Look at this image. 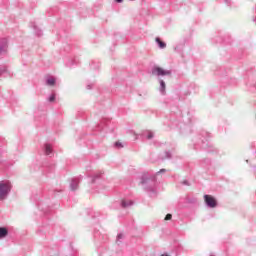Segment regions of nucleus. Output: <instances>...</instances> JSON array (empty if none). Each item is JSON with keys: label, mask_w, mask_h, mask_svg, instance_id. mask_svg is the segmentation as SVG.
Wrapping results in <instances>:
<instances>
[{"label": "nucleus", "mask_w": 256, "mask_h": 256, "mask_svg": "<svg viewBox=\"0 0 256 256\" xmlns=\"http://www.w3.org/2000/svg\"><path fill=\"white\" fill-rule=\"evenodd\" d=\"M171 219H173V215L171 214H167L164 218L165 221H171Z\"/></svg>", "instance_id": "9b49d317"}, {"label": "nucleus", "mask_w": 256, "mask_h": 256, "mask_svg": "<svg viewBox=\"0 0 256 256\" xmlns=\"http://www.w3.org/2000/svg\"><path fill=\"white\" fill-rule=\"evenodd\" d=\"M12 187L11 182L0 181V201H5V199H7V195L11 193Z\"/></svg>", "instance_id": "f257e3e1"}, {"label": "nucleus", "mask_w": 256, "mask_h": 256, "mask_svg": "<svg viewBox=\"0 0 256 256\" xmlns=\"http://www.w3.org/2000/svg\"><path fill=\"white\" fill-rule=\"evenodd\" d=\"M155 41L158 43L160 49H165V47H167V44L161 41V38H156Z\"/></svg>", "instance_id": "39448f33"}, {"label": "nucleus", "mask_w": 256, "mask_h": 256, "mask_svg": "<svg viewBox=\"0 0 256 256\" xmlns=\"http://www.w3.org/2000/svg\"><path fill=\"white\" fill-rule=\"evenodd\" d=\"M47 85H50V87H53V85H55V78H49L47 80Z\"/></svg>", "instance_id": "9d476101"}, {"label": "nucleus", "mask_w": 256, "mask_h": 256, "mask_svg": "<svg viewBox=\"0 0 256 256\" xmlns=\"http://www.w3.org/2000/svg\"><path fill=\"white\" fill-rule=\"evenodd\" d=\"M7 228H0V239H3V237H7Z\"/></svg>", "instance_id": "0eeeda50"}, {"label": "nucleus", "mask_w": 256, "mask_h": 256, "mask_svg": "<svg viewBox=\"0 0 256 256\" xmlns=\"http://www.w3.org/2000/svg\"><path fill=\"white\" fill-rule=\"evenodd\" d=\"M165 88H166L165 81L161 80L160 81V91L163 95H165Z\"/></svg>", "instance_id": "6e6552de"}, {"label": "nucleus", "mask_w": 256, "mask_h": 256, "mask_svg": "<svg viewBox=\"0 0 256 256\" xmlns=\"http://www.w3.org/2000/svg\"><path fill=\"white\" fill-rule=\"evenodd\" d=\"M115 146H116V147H123V145H121L120 142H116V143H115Z\"/></svg>", "instance_id": "4468645a"}, {"label": "nucleus", "mask_w": 256, "mask_h": 256, "mask_svg": "<svg viewBox=\"0 0 256 256\" xmlns=\"http://www.w3.org/2000/svg\"><path fill=\"white\" fill-rule=\"evenodd\" d=\"M77 187H79V183L77 181H72V183H71L72 191H75V189H77Z\"/></svg>", "instance_id": "1a4fd4ad"}, {"label": "nucleus", "mask_w": 256, "mask_h": 256, "mask_svg": "<svg viewBox=\"0 0 256 256\" xmlns=\"http://www.w3.org/2000/svg\"><path fill=\"white\" fill-rule=\"evenodd\" d=\"M133 205V201L131 200H123L122 201V207H131Z\"/></svg>", "instance_id": "423d86ee"}, {"label": "nucleus", "mask_w": 256, "mask_h": 256, "mask_svg": "<svg viewBox=\"0 0 256 256\" xmlns=\"http://www.w3.org/2000/svg\"><path fill=\"white\" fill-rule=\"evenodd\" d=\"M48 101H49L50 103H54V102H55V94H52V95L49 97Z\"/></svg>", "instance_id": "f8f14e48"}, {"label": "nucleus", "mask_w": 256, "mask_h": 256, "mask_svg": "<svg viewBox=\"0 0 256 256\" xmlns=\"http://www.w3.org/2000/svg\"><path fill=\"white\" fill-rule=\"evenodd\" d=\"M117 1V3H121V1H123V0H116Z\"/></svg>", "instance_id": "2eb2a0df"}, {"label": "nucleus", "mask_w": 256, "mask_h": 256, "mask_svg": "<svg viewBox=\"0 0 256 256\" xmlns=\"http://www.w3.org/2000/svg\"><path fill=\"white\" fill-rule=\"evenodd\" d=\"M204 201L211 209H215V207H217V200L211 195H204Z\"/></svg>", "instance_id": "7ed1b4c3"}, {"label": "nucleus", "mask_w": 256, "mask_h": 256, "mask_svg": "<svg viewBox=\"0 0 256 256\" xmlns=\"http://www.w3.org/2000/svg\"><path fill=\"white\" fill-rule=\"evenodd\" d=\"M153 75H157L158 77H165L171 75L170 70H165L159 66H155L152 70Z\"/></svg>", "instance_id": "f03ea898"}, {"label": "nucleus", "mask_w": 256, "mask_h": 256, "mask_svg": "<svg viewBox=\"0 0 256 256\" xmlns=\"http://www.w3.org/2000/svg\"><path fill=\"white\" fill-rule=\"evenodd\" d=\"M45 155H53V147L51 145L46 144L44 147Z\"/></svg>", "instance_id": "20e7f679"}, {"label": "nucleus", "mask_w": 256, "mask_h": 256, "mask_svg": "<svg viewBox=\"0 0 256 256\" xmlns=\"http://www.w3.org/2000/svg\"><path fill=\"white\" fill-rule=\"evenodd\" d=\"M147 139H153V134H152V132H149V134L147 135Z\"/></svg>", "instance_id": "ddd939ff"}]
</instances>
